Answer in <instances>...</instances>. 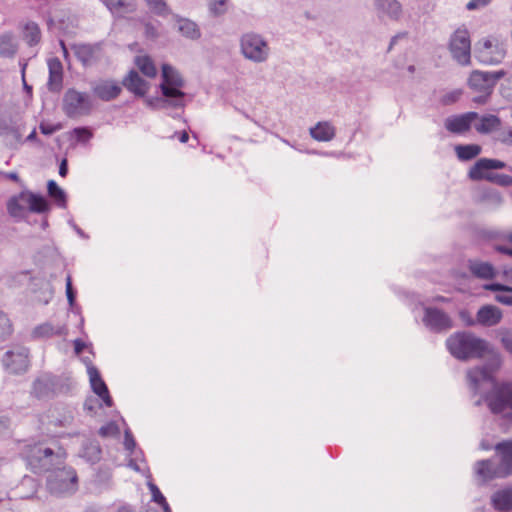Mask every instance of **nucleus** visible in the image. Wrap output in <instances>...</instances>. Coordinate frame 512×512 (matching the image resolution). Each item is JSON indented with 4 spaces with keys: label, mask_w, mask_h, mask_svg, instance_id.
I'll use <instances>...</instances> for the list:
<instances>
[{
    "label": "nucleus",
    "mask_w": 512,
    "mask_h": 512,
    "mask_svg": "<svg viewBox=\"0 0 512 512\" xmlns=\"http://www.w3.org/2000/svg\"><path fill=\"white\" fill-rule=\"evenodd\" d=\"M446 347L453 357L462 361L481 358L491 353L486 364L467 371L471 392L480 395L475 405L480 406L486 402L495 414L512 411V382H496L494 373L500 368L502 360L499 353L492 352L486 340L471 332H455L447 338Z\"/></svg>",
    "instance_id": "1"
},
{
    "label": "nucleus",
    "mask_w": 512,
    "mask_h": 512,
    "mask_svg": "<svg viewBox=\"0 0 512 512\" xmlns=\"http://www.w3.org/2000/svg\"><path fill=\"white\" fill-rule=\"evenodd\" d=\"M26 461L34 473L51 471L47 477V488L51 494L61 496L77 490V474L72 468L54 467L62 464L64 452H55L50 447L38 443L30 446L26 452Z\"/></svg>",
    "instance_id": "2"
},
{
    "label": "nucleus",
    "mask_w": 512,
    "mask_h": 512,
    "mask_svg": "<svg viewBox=\"0 0 512 512\" xmlns=\"http://www.w3.org/2000/svg\"><path fill=\"white\" fill-rule=\"evenodd\" d=\"M496 456L475 464V473L483 481L505 478L512 474V439L495 445Z\"/></svg>",
    "instance_id": "3"
},
{
    "label": "nucleus",
    "mask_w": 512,
    "mask_h": 512,
    "mask_svg": "<svg viewBox=\"0 0 512 512\" xmlns=\"http://www.w3.org/2000/svg\"><path fill=\"white\" fill-rule=\"evenodd\" d=\"M507 54V44L504 40L496 36H487L475 43V58L487 65L500 64Z\"/></svg>",
    "instance_id": "4"
},
{
    "label": "nucleus",
    "mask_w": 512,
    "mask_h": 512,
    "mask_svg": "<svg viewBox=\"0 0 512 512\" xmlns=\"http://www.w3.org/2000/svg\"><path fill=\"white\" fill-rule=\"evenodd\" d=\"M240 51L245 59L257 64L266 62L271 55L268 41L256 32H246L240 37Z\"/></svg>",
    "instance_id": "5"
},
{
    "label": "nucleus",
    "mask_w": 512,
    "mask_h": 512,
    "mask_svg": "<svg viewBox=\"0 0 512 512\" xmlns=\"http://www.w3.org/2000/svg\"><path fill=\"white\" fill-rule=\"evenodd\" d=\"M503 70L495 72L474 71L469 77V86L480 95L473 98L477 104H485L496 83L505 76Z\"/></svg>",
    "instance_id": "6"
},
{
    "label": "nucleus",
    "mask_w": 512,
    "mask_h": 512,
    "mask_svg": "<svg viewBox=\"0 0 512 512\" xmlns=\"http://www.w3.org/2000/svg\"><path fill=\"white\" fill-rule=\"evenodd\" d=\"M184 79L171 65H162V82L160 89L165 97L174 98L176 105H185L186 94L181 90L184 87Z\"/></svg>",
    "instance_id": "7"
},
{
    "label": "nucleus",
    "mask_w": 512,
    "mask_h": 512,
    "mask_svg": "<svg viewBox=\"0 0 512 512\" xmlns=\"http://www.w3.org/2000/svg\"><path fill=\"white\" fill-rule=\"evenodd\" d=\"M92 110V101L87 93L68 89L63 97V111L69 118L89 115Z\"/></svg>",
    "instance_id": "8"
},
{
    "label": "nucleus",
    "mask_w": 512,
    "mask_h": 512,
    "mask_svg": "<svg viewBox=\"0 0 512 512\" xmlns=\"http://www.w3.org/2000/svg\"><path fill=\"white\" fill-rule=\"evenodd\" d=\"M449 51L452 58L460 65L471 62V40L469 31L464 27L457 28L449 40Z\"/></svg>",
    "instance_id": "9"
},
{
    "label": "nucleus",
    "mask_w": 512,
    "mask_h": 512,
    "mask_svg": "<svg viewBox=\"0 0 512 512\" xmlns=\"http://www.w3.org/2000/svg\"><path fill=\"white\" fill-rule=\"evenodd\" d=\"M29 351L26 347L16 346L8 350L3 358L2 363L4 368L13 374H20L27 371L29 366Z\"/></svg>",
    "instance_id": "10"
},
{
    "label": "nucleus",
    "mask_w": 512,
    "mask_h": 512,
    "mask_svg": "<svg viewBox=\"0 0 512 512\" xmlns=\"http://www.w3.org/2000/svg\"><path fill=\"white\" fill-rule=\"evenodd\" d=\"M424 325L433 332L440 333L452 328L450 316L438 308L427 307L424 310Z\"/></svg>",
    "instance_id": "11"
},
{
    "label": "nucleus",
    "mask_w": 512,
    "mask_h": 512,
    "mask_svg": "<svg viewBox=\"0 0 512 512\" xmlns=\"http://www.w3.org/2000/svg\"><path fill=\"white\" fill-rule=\"evenodd\" d=\"M72 50L76 58L85 67L96 64L103 57L102 45L100 43L74 44Z\"/></svg>",
    "instance_id": "12"
},
{
    "label": "nucleus",
    "mask_w": 512,
    "mask_h": 512,
    "mask_svg": "<svg viewBox=\"0 0 512 512\" xmlns=\"http://www.w3.org/2000/svg\"><path fill=\"white\" fill-rule=\"evenodd\" d=\"M91 91L98 99L109 102L121 94L122 86L111 79H100L92 83Z\"/></svg>",
    "instance_id": "13"
},
{
    "label": "nucleus",
    "mask_w": 512,
    "mask_h": 512,
    "mask_svg": "<svg viewBox=\"0 0 512 512\" xmlns=\"http://www.w3.org/2000/svg\"><path fill=\"white\" fill-rule=\"evenodd\" d=\"M477 112H467L446 118L445 128L454 134H463L470 130L474 120L478 119Z\"/></svg>",
    "instance_id": "14"
},
{
    "label": "nucleus",
    "mask_w": 512,
    "mask_h": 512,
    "mask_svg": "<svg viewBox=\"0 0 512 512\" xmlns=\"http://www.w3.org/2000/svg\"><path fill=\"white\" fill-rule=\"evenodd\" d=\"M87 373L89 375V380L93 392L103 400L107 407H111L113 404L112 398L109 394L107 385L101 378L98 369L90 364L87 366Z\"/></svg>",
    "instance_id": "15"
},
{
    "label": "nucleus",
    "mask_w": 512,
    "mask_h": 512,
    "mask_svg": "<svg viewBox=\"0 0 512 512\" xmlns=\"http://www.w3.org/2000/svg\"><path fill=\"white\" fill-rule=\"evenodd\" d=\"M49 77L47 87L51 92H59L63 86V65L57 57L49 58L47 61Z\"/></svg>",
    "instance_id": "16"
},
{
    "label": "nucleus",
    "mask_w": 512,
    "mask_h": 512,
    "mask_svg": "<svg viewBox=\"0 0 512 512\" xmlns=\"http://www.w3.org/2000/svg\"><path fill=\"white\" fill-rule=\"evenodd\" d=\"M122 86L138 97H143L150 87L149 83L133 69L123 78Z\"/></svg>",
    "instance_id": "17"
},
{
    "label": "nucleus",
    "mask_w": 512,
    "mask_h": 512,
    "mask_svg": "<svg viewBox=\"0 0 512 512\" xmlns=\"http://www.w3.org/2000/svg\"><path fill=\"white\" fill-rule=\"evenodd\" d=\"M56 377L51 374L39 376L33 383L32 394L38 399L47 398L54 394Z\"/></svg>",
    "instance_id": "18"
},
{
    "label": "nucleus",
    "mask_w": 512,
    "mask_h": 512,
    "mask_svg": "<svg viewBox=\"0 0 512 512\" xmlns=\"http://www.w3.org/2000/svg\"><path fill=\"white\" fill-rule=\"evenodd\" d=\"M374 6L379 16L394 21L402 17V4L398 0H374Z\"/></svg>",
    "instance_id": "19"
},
{
    "label": "nucleus",
    "mask_w": 512,
    "mask_h": 512,
    "mask_svg": "<svg viewBox=\"0 0 512 512\" xmlns=\"http://www.w3.org/2000/svg\"><path fill=\"white\" fill-rule=\"evenodd\" d=\"M20 198H22L23 203L27 204L30 212L42 214L50 210L47 199L42 195L30 191H22L20 192Z\"/></svg>",
    "instance_id": "20"
},
{
    "label": "nucleus",
    "mask_w": 512,
    "mask_h": 512,
    "mask_svg": "<svg viewBox=\"0 0 512 512\" xmlns=\"http://www.w3.org/2000/svg\"><path fill=\"white\" fill-rule=\"evenodd\" d=\"M502 319L501 310L493 305L482 306L476 317V322L482 326L491 327L497 325Z\"/></svg>",
    "instance_id": "21"
},
{
    "label": "nucleus",
    "mask_w": 512,
    "mask_h": 512,
    "mask_svg": "<svg viewBox=\"0 0 512 512\" xmlns=\"http://www.w3.org/2000/svg\"><path fill=\"white\" fill-rule=\"evenodd\" d=\"M468 268L472 275L479 279L490 280L497 274L496 269L491 263L477 259H470L468 261Z\"/></svg>",
    "instance_id": "22"
},
{
    "label": "nucleus",
    "mask_w": 512,
    "mask_h": 512,
    "mask_svg": "<svg viewBox=\"0 0 512 512\" xmlns=\"http://www.w3.org/2000/svg\"><path fill=\"white\" fill-rule=\"evenodd\" d=\"M494 509L502 512L512 510V487L496 491L491 497Z\"/></svg>",
    "instance_id": "23"
},
{
    "label": "nucleus",
    "mask_w": 512,
    "mask_h": 512,
    "mask_svg": "<svg viewBox=\"0 0 512 512\" xmlns=\"http://www.w3.org/2000/svg\"><path fill=\"white\" fill-rule=\"evenodd\" d=\"M174 18L178 23V31L182 36L190 40H198L201 37V31L196 22L179 15H175Z\"/></svg>",
    "instance_id": "24"
},
{
    "label": "nucleus",
    "mask_w": 512,
    "mask_h": 512,
    "mask_svg": "<svg viewBox=\"0 0 512 512\" xmlns=\"http://www.w3.org/2000/svg\"><path fill=\"white\" fill-rule=\"evenodd\" d=\"M506 168V163L498 159L480 158L469 169V178H477L478 171L481 170H497Z\"/></svg>",
    "instance_id": "25"
},
{
    "label": "nucleus",
    "mask_w": 512,
    "mask_h": 512,
    "mask_svg": "<svg viewBox=\"0 0 512 512\" xmlns=\"http://www.w3.org/2000/svg\"><path fill=\"white\" fill-rule=\"evenodd\" d=\"M310 135L317 141L327 142L335 137V128L329 122H319L310 128Z\"/></svg>",
    "instance_id": "26"
},
{
    "label": "nucleus",
    "mask_w": 512,
    "mask_h": 512,
    "mask_svg": "<svg viewBox=\"0 0 512 512\" xmlns=\"http://www.w3.org/2000/svg\"><path fill=\"white\" fill-rule=\"evenodd\" d=\"M17 41L12 33H3L0 35V56L11 58L17 52Z\"/></svg>",
    "instance_id": "27"
},
{
    "label": "nucleus",
    "mask_w": 512,
    "mask_h": 512,
    "mask_svg": "<svg viewBox=\"0 0 512 512\" xmlns=\"http://www.w3.org/2000/svg\"><path fill=\"white\" fill-rule=\"evenodd\" d=\"M500 126V118L496 115L488 114L480 118L479 123L475 125V129L480 134H488L497 130Z\"/></svg>",
    "instance_id": "28"
},
{
    "label": "nucleus",
    "mask_w": 512,
    "mask_h": 512,
    "mask_svg": "<svg viewBox=\"0 0 512 512\" xmlns=\"http://www.w3.org/2000/svg\"><path fill=\"white\" fill-rule=\"evenodd\" d=\"M67 328L65 325L53 326L51 323H43L33 330L34 337H52L54 335H66Z\"/></svg>",
    "instance_id": "29"
},
{
    "label": "nucleus",
    "mask_w": 512,
    "mask_h": 512,
    "mask_svg": "<svg viewBox=\"0 0 512 512\" xmlns=\"http://www.w3.org/2000/svg\"><path fill=\"white\" fill-rule=\"evenodd\" d=\"M454 150L457 158L465 162L476 158L481 153L482 147L478 144H459L455 146Z\"/></svg>",
    "instance_id": "30"
},
{
    "label": "nucleus",
    "mask_w": 512,
    "mask_h": 512,
    "mask_svg": "<svg viewBox=\"0 0 512 512\" xmlns=\"http://www.w3.org/2000/svg\"><path fill=\"white\" fill-rule=\"evenodd\" d=\"M134 63L143 75L148 78H155L157 75V68L148 55H138L134 59Z\"/></svg>",
    "instance_id": "31"
},
{
    "label": "nucleus",
    "mask_w": 512,
    "mask_h": 512,
    "mask_svg": "<svg viewBox=\"0 0 512 512\" xmlns=\"http://www.w3.org/2000/svg\"><path fill=\"white\" fill-rule=\"evenodd\" d=\"M74 408L66 407L63 408L62 412H58V415H52L50 425L54 427H69L72 425L74 420Z\"/></svg>",
    "instance_id": "32"
},
{
    "label": "nucleus",
    "mask_w": 512,
    "mask_h": 512,
    "mask_svg": "<svg viewBox=\"0 0 512 512\" xmlns=\"http://www.w3.org/2000/svg\"><path fill=\"white\" fill-rule=\"evenodd\" d=\"M146 105L154 110H162L169 107L172 108H183L185 105H176L174 102V98L172 97H150L145 99Z\"/></svg>",
    "instance_id": "33"
},
{
    "label": "nucleus",
    "mask_w": 512,
    "mask_h": 512,
    "mask_svg": "<svg viewBox=\"0 0 512 512\" xmlns=\"http://www.w3.org/2000/svg\"><path fill=\"white\" fill-rule=\"evenodd\" d=\"M25 203L22 202V198H20V193L16 196H13L7 202V211L13 218L22 219L26 215V207Z\"/></svg>",
    "instance_id": "34"
},
{
    "label": "nucleus",
    "mask_w": 512,
    "mask_h": 512,
    "mask_svg": "<svg viewBox=\"0 0 512 512\" xmlns=\"http://www.w3.org/2000/svg\"><path fill=\"white\" fill-rule=\"evenodd\" d=\"M23 38L29 46L38 44L41 40V31L37 23L28 22L23 28Z\"/></svg>",
    "instance_id": "35"
},
{
    "label": "nucleus",
    "mask_w": 512,
    "mask_h": 512,
    "mask_svg": "<svg viewBox=\"0 0 512 512\" xmlns=\"http://www.w3.org/2000/svg\"><path fill=\"white\" fill-rule=\"evenodd\" d=\"M48 194L51 198H53L56 204L60 208H65L67 204L66 193L62 188L58 186V184L54 180H49L47 183Z\"/></svg>",
    "instance_id": "36"
},
{
    "label": "nucleus",
    "mask_w": 512,
    "mask_h": 512,
    "mask_svg": "<svg viewBox=\"0 0 512 512\" xmlns=\"http://www.w3.org/2000/svg\"><path fill=\"white\" fill-rule=\"evenodd\" d=\"M115 10H109L116 17H124L126 14L136 11V3L134 0H117L115 2Z\"/></svg>",
    "instance_id": "37"
},
{
    "label": "nucleus",
    "mask_w": 512,
    "mask_h": 512,
    "mask_svg": "<svg viewBox=\"0 0 512 512\" xmlns=\"http://www.w3.org/2000/svg\"><path fill=\"white\" fill-rule=\"evenodd\" d=\"M152 13L166 17L171 13L165 0H144Z\"/></svg>",
    "instance_id": "38"
},
{
    "label": "nucleus",
    "mask_w": 512,
    "mask_h": 512,
    "mask_svg": "<svg viewBox=\"0 0 512 512\" xmlns=\"http://www.w3.org/2000/svg\"><path fill=\"white\" fill-rule=\"evenodd\" d=\"M229 0H208V10L213 17H220L228 10Z\"/></svg>",
    "instance_id": "39"
},
{
    "label": "nucleus",
    "mask_w": 512,
    "mask_h": 512,
    "mask_svg": "<svg viewBox=\"0 0 512 512\" xmlns=\"http://www.w3.org/2000/svg\"><path fill=\"white\" fill-rule=\"evenodd\" d=\"M12 332L10 319L0 311V341H4Z\"/></svg>",
    "instance_id": "40"
},
{
    "label": "nucleus",
    "mask_w": 512,
    "mask_h": 512,
    "mask_svg": "<svg viewBox=\"0 0 512 512\" xmlns=\"http://www.w3.org/2000/svg\"><path fill=\"white\" fill-rule=\"evenodd\" d=\"M99 434L102 437H113L118 436L119 427L115 422H109L99 429Z\"/></svg>",
    "instance_id": "41"
},
{
    "label": "nucleus",
    "mask_w": 512,
    "mask_h": 512,
    "mask_svg": "<svg viewBox=\"0 0 512 512\" xmlns=\"http://www.w3.org/2000/svg\"><path fill=\"white\" fill-rule=\"evenodd\" d=\"M499 334L503 347L512 355V330L501 329Z\"/></svg>",
    "instance_id": "42"
},
{
    "label": "nucleus",
    "mask_w": 512,
    "mask_h": 512,
    "mask_svg": "<svg viewBox=\"0 0 512 512\" xmlns=\"http://www.w3.org/2000/svg\"><path fill=\"white\" fill-rule=\"evenodd\" d=\"M73 134L78 142H87L92 137V132L86 127H77L73 129Z\"/></svg>",
    "instance_id": "43"
},
{
    "label": "nucleus",
    "mask_w": 512,
    "mask_h": 512,
    "mask_svg": "<svg viewBox=\"0 0 512 512\" xmlns=\"http://www.w3.org/2000/svg\"><path fill=\"white\" fill-rule=\"evenodd\" d=\"M462 95V91L460 89H455L450 92H447L441 97V103L443 105H451L456 103L460 96Z\"/></svg>",
    "instance_id": "44"
},
{
    "label": "nucleus",
    "mask_w": 512,
    "mask_h": 512,
    "mask_svg": "<svg viewBox=\"0 0 512 512\" xmlns=\"http://www.w3.org/2000/svg\"><path fill=\"white\" fill-rule=\"evenodd\" d=\"M497 140L503 145L512 147V126L506 127L500 131Z\"/></svg>",
    "instance_id": "45"
},
{
    "label": "nucleus",
    "mask_w": 512,
    "mask_h": 512,
    "mask_svg": "<svg viewBox=\"0 0 512 512\" xmlns=\"http://www.w3.org/2000/svg\"><path fill=\"white\" fill-rule=\"evenodd\" d=\"M477 178H470L473 181H480V180H487L491 183H496L497 177L499 176V173L491 172V170H481L478 171Z\"/></svg>",
    "instance_id": "46"
},
{
    "label": "nucleus",
    "mask_w": 512,
    "mask_h": 512,
    "mask_svg": "<svg viewBox=\"0 0 512 512\" xmlns=\"http://www.w3.org/2000/svg\"><path fill=\"white\" fill-rule=\"evenodd\" d=\"M66 296H67L69 305L73 306L75 303V299H76V292L73 289L72 278H71V275H69V274L66 277Z\"/></svg>",
    "instance_id": "47"
},
{
    "label": "nucleus",
    "mask_w": 512,
    "mask_h": 512,
    "mask_svg": "<svg viewBox=\"0 0 512 512\" xmlns=\"http://www.w3.org/2000/svg\"><path fill=\"white\" fill-rule=\"evenodd\" d=\"M143 24H144V34H145L146 38L152 39V40L158 38L159 33H158L157 26H155L153 23H151L149 21H146Z\"/></svg>",
    "instance_id": "48"
},
{
    "label": "nucleus",
    "mask_w": 512,
    "mask_h": 512,
    "mask_svg": "<svg viewBox=\"0 0 512 512\" xmlns=\"http://www.w3.org/2000/svg\"><path fill=\"white\" fill-rule=\"evenodd\" d=\"M148 488L152 494V500L154 502H156L157 504H159L160 502H164L166 498L163 496L159 488L154 483L148 482Z\"/></svg>",
    "instance_id": "49"
},
{
    "label": "nucleus",
    "mask_w": 512,
    "mask_h": 512,
    "mask_svg": "<svg viewBox=\"0 0 512 512\" xmlns=\"http://www.w3.org/2000/svg\"><path fill=\"white\" fill-rule=\"evenodd\" d=\"M484 288L486 290H490V291H499V292L512 293V287L511 286H507V285L500 284V283L486 284V285H484Z\"/></svg>",
    "instance_id": "50"
},
{
    "label": "nucleus",
    "mask_w": 512,
    "mask_h": 512,
    "mask_svg": "<svg viewBox=\"0 0 512 512\" xmlns=\"http://www.w3.org/2000/svg\"><path fill=\"white\" fill-rule=\"evenodd\" d=\"M492 0H470L466 4V9L469 11L478 10L487 6Z\"/></svg>",
    "instance_id": "51"
},
{
    "label": "nucleus",
    "mask_w": 512,
    "mask_h": 512,
    "mask_svg": "<svg viewBox=\"0 0 512 512\" xmlns=\"http://www.w3.org/2000/svg\"><path fill=\"white\" fill-rule=\"evenodd\" d=\"M124 446L126 450L132 452L134 448L136 447V442L134 440V437L129 429L125 430V436H124Z\"/></svg>",
    "instance_id": "52"
},
{
    "label": "nucleus",
    "mask_w": 512,
    "mask_h": 512,
    "mask_svg": "<svg viewBox=\"0 0 512 512\" xmlns=\"http://www.w3.org/2000/svg\"><path fill=\"white\" fill-rule=\"evenodd\" d=\"M510 243H512V232L508 233L505 237ZM495 250L502 253V254H505V255H508V256H511L512 257V247H507V246H504V245H497L495 247Z\"/></svg>",
    "instance_id": "53"
},
{
    "label": "nucleus",
    "mask_w": 512,
    "mask_h": 512,
    "mask_svg": "<svg viewBox=\"0 0 512 512\" xmlns=\"http://www.w3.org/2000/svg\"><path fill=\"white\" fill-rule=\"evenodd\" d=\"M59 129H60V125H52V124H45V123H42L40 125V131L44 135H52Z\"/></svg>",
    "instance_id": "54"
},
{
    "label": "nucleus",
    "mask_w": 512,
    "mask_h": 512,
    "mask_svg": "<svg viewBox=\"0 0 512 512\" xmlns=\"http://www.w3.org/2000/svg\"><path fill=\"white\" fill-rule=\"evenodd\" d=\"M87 453H91L89 460L96 462L100 459L101 449L97 445H91L87 448Z\"/></svg>",
    "instance_id": "55"
},
{
    "label": "nucleus",
    "mask_w": 512,
    "mask_h": 512,
    "mask_svg": "<svg viewBox=\"0 0 512 512\" xmlns=\"http://www.w3.org/2000/svg\"><path fill=\"white\" fill-rule=\"evenodd\" d=\"M495 184L503 187L512 186V176L507 174H499Z\"/></svg>",
    "instance_id": "56"
},
{
    "label": "nucleus",
    "mask_w": 512,
    "mask_h": 512,
    "mask_svg": "<svg viewBox=\"0 0 512 512\" xmlns=\"http://www.w3.org/2000/svg\"><path fill=\"white\" fill-rule=\"evenodd\" d=\"M495 299H496L497 302H499L501 304L512 306V295H511V293L505 292L504 294H497Z\"/></svg>",
    "instance_id": "57"
},
{
    "label": "nucleus",
    "mask_w": 512,
    "mask_h": 512,
    "mask_svg": "<svg viewBox=\"0 0 512 512\" xmlns=\"http://www.w3.org/2000/svg\"><path fill=\"white\" fill-rule=\"evenodd\" d=\"M460 318L466 323V325L468 326H473L475 323H477L476 321H474L469 313L467 311H461L460 312Z\"/></svg>",
    "instance_id": "58"
},
{
    "label": "nucleus",
    "mask_w": 512,
    "mask_h": 512,
    "mask_svg": "<svg viewBox=\"0 0 512 512\" xmlns=\"http://www.w3.org/2000/svg\"><path fill=\"white\" fill-rule=\"evenodd\" d=\"M406 36V32L398 33L397 35L393 36L388 47V52L392 50L393 46L398 42L399 39H402Z\"/></svg>",
    "instance_id": "59"
},
{
    "label": "nucleus",
    "mask_w": 512,
    "mask_h": 512,
    "mask_svg": "<svg viewBox=\"0 0 512 512\" xmlns=\"http://www.w3.org/2000/svg\"><path fill=\"white\" fill-rule=\"evenodd\" d=\"M85 348V343L81 339L74 340V350L77 355H79Z\"/></svg>",
    "instance_id": "60"
},
{
    "label": "nucleus",
    "mask_w": 512,
    "mask_h": 512,
    "mask_svg": "<svg viewBox=\"0 0 512 512\" xmlns=\"http://www.w3.org/2000/svg\"><path fill=\"white\" fill-rule=\"evenodd\" d=\"M67 173H68L67 160L63 159L59 166V174H60V176L65 177L67 175Z\"/></svg>",
    "instance_id": "61"
},
{
    "label": "nucleus",
    "mask_w": 512,
    "mask_h": 512,
    "mask_svg": "<svg viewBox=\"0 0 512 512\" xmlns=\"http://www.w3.org/2000/svg\"><path fill=\"white\" fill-rule=\"evenodd\" d=\"M8 427H9L8 418H5V417L1 418L0 419V434L2 433L3 430L8 429Z\"/></svg>",
    "instance_id": "62"
},
{
    "label": "nucleus",
    "mask_w": 512,
    "mask_h": 512,
    "mask_svg": "<svg viewBox=\"0 0 512 512\" xmlns=\"http://www.w3.org/2000/svg\"><path fill=\"white\" fill-rule=\"evenodd\" d=\"M102 3L107 7L108 10H115V2H117V0H101Z\"/></svg>",
    "instance_id": "63"
},
{
    "label": "nucleus",
    "mask_w": 512,
    "mask_h": 512,
    "mask_svg": "<svg viewBox=\"0 0 512 512\" xmlns=\"http://www.w3.org/2000/svg\"><path fill=\"white\" fill-rule=\"evenodd\" d=\"M117 512H134L131 506L129 505H122L118 508Z\"/></svg>",
    "instance_id": "64"
}]
</instances>
